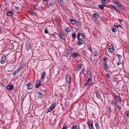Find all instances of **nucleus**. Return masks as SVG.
I'll return each mask as SVG.
<instances>
[{
  "label": "nucleus",
  "instance_id": "51",
  "mask_svg": "<svg viewBox=\"0 0 129 129\" xmlns=\"http://www.w3.org/2000/svg\"><path fill=\"white\" fill-rule=\"evenodd\" d=\"M117 2L116 1H114V3L115 5H117Z\"/></svg>",
  "mask_w": 129,
  "mask_h": 129
},
{
  "label": "nucleus",
  "instance_id": "18",
  "mask_svg": "<svg viewBox=\"0 0 129 129\" xmlns=\"http://www.w3.org/2000/svg\"><path fill=\"white\" fill-rule=\"evenodd\" d=\"M11 115L10 113H8L6 114V117L8 119H10L11 118Z\"/></svg>",
  "mask_w": 129,
  "mask_h": 129
},
{
  "label": "nucleus",
  "instance_id": "1",
  "mask_svg": "<svg viewBox=\"0 0 129 129\" xmlns=\"http://www.w3.org/2000/svg\"><path fill=\"white\" fill-rule=\"evenodd\" d=\"M81 34L80 33H78V40L77 44L78 45H80L84 43L85 40L83 38L79 39L80 36H81Z\"/></svg>",
  "mask_w": 129,
  "mask_h": 129
},
{
  "label": "nucleus",
  "instance_id": "48",
  "mask_svg": "<svg viewBox=\"0 0 129 129\" xmlns=\"http://www.w3.org/2000/svg\"><path fill=\"white\" fill-rule=\"evenodd\" d=\"M116 5H117L118 6L120 7V6L121 5V4L120 3L118 2L117 3V4Z\"/></svg>",
  "mask_w": 129,
  "mask_h": 129
},
{
  "label": "nucleus",
  "instance_id": "20",
  "mask_svg": "<svg viewBox=\"0 0 129 129\" xmlns=\"http://www.w3.org/2000/svg\"><path fill=\"white\" fill-rule=\"evenodd\" d=\"M88 73H87V77L88 78V80H87V81L86 82H85L84 84V85L85 86H88L89 85V78H88Z\"/></svg>",
  "mask_w": 129,
  "mask_h": 129
},
{
  "label": "nucleus",
  "instance_id": "63",
  "mask_svg": "<svg viewBox=\"0 0 129 129\" xmlns=\"http://www.w3.org/2000/svg\"><path fill=\"white\" fill-rule=\"evenodd\" d=\"M43 1L45 2H46L47 1V0H42Z\"/></svg>",
  "mask_w": 129,
  "mask_h": 129
},
{
  "label": "nucleus",
  "instance_id": "9",
  "mask_svg": "<svg viewBox=\"0 0 129 129\" xmlns=\"http://www.w3.org/2000/svg\"><path fill=\"white\" fill-rule=\"evenodd\" d=\"M71 76L70 75H67V76L66 77V79L68 83H70L71 82Z\"/></svg>",
  "mask_w": 129,
  "mask_h": 129
},
{
  "label": "nucleus",
  "instance_id": "45",
  "mask_svg": "<svg viewBox=\"0 0 129 129\" xmlns=\"http://www.w3.org/2000/svg\"><path fill=\"white\" fill-rule=\"evenodd\" d=\"M115 10L116 11L118 12V13H119L120 12V11L119 10V8L117 7L115 10Z\"/></svg>",
  "mask_w": 129,
  "mask_h": 129
},
{
  "label": "nucleus",
  "instance_id": "11",
  "mask_svg": "<svg viewBox=\"0 0 129 129\" xmlns=\"http://www.w3.org/2000/svg\"><path fill=\"white\" fill-rule=\"evenodd\" d=\"M6 56H5L1 58V64H3L5 62L6 60Z\"/></svg>",
  "mask_w": 129,
  "mask_h": 129
},
{
  "label": "nucleus",
  "instance_id": "37",
  "mask_svg": "<svg viewBox=\"0 0 129 129\" xmlns=\"http://www.w3.org/2000/svg\"><path fill=\"white\" fill-rule=\"evenodd\" d=\"M104 68L106 70H107L108 69V68L107 66V64H104Z\"/></svg>",
  "mask_w": 129,
  "mask_h": 129
},
{
  "label": "nucleus",
  "instance_id": "53",
  "mask_svg": "<svg viewBox=\"0 0 129 129\" xmlns=\"http://www.w3.org/2000/svg\"><path fill=\"white\" fill-rule=\"evenodd\" d=\"M81 35L82 36V37H85V36L83 35V34H82V33H81Z\"/></svg>",
  "mask_w": 129,
  "mask_h": 129
},
{
  "label": "nucleus",
  "instance_id": "3",
  "mask_svg": "<svg viewBox=\"0 0 129 129\" xmlns=\"http://www.w3.org/2000/svg\"><path fill=\"white\" fill-rule=\"evenodd\" d=\"M42 85L41 81L40 80H38L36 81L35 84V87L37 88H38L40 86Z\"/></svg>",
  "mask_w": 129,
  "mask_h": 129
},
{
  "label": "nucleus",
  "instance_id": "60",
  "mask_svg": "<svg viewBox=\"0 0 129 129\" xmlns=\"http://www.w3.org/2000/svg\"><path fill=\"white\" fill-rule=\"evenodd\" d=\"M16 73H13V75L14 76H15L16 75Z\"/></svg>",
  "mask_w": 129,
  "mask_h": 129
},
{
  "label": "nucleus",
  "instance_id": "38",
  "mask_svg": "<svg viewBox=\"0 0 129 129\" xmlns=\"http://www.w3.org/2000/svg\"><path fill=\"white\" fill-rule=\"evenodd\" d=\"M72 128L73 129H77V127L75 125H73Z\"/></svg>",
  "mask_w": 129,
  "mask_h": 129
},
{
  "label": "nucleus",
  "instance_id": "64",
  "mask_svg": "<svg viewBox=\"0 0 129 129\" xmlns=\"http://www.w3.org/2000/svg\"><path fill=\"white\" fill-rule=\"evenodd\" d=\"M87 124L88 125L89 124V120L87 121Z\"/></svg>",
  "mask_w": 129,
  "mask_h": 129
},
{
  "label": "nucleus",
  "instance_id": "6",
  "mask_svg": "<svg viewBox=\"0 0 129 129\" xmlns=\"http://www.w3.org/2000/svg\"><path fill=\"white\" fill-rule=\"evenodd\" d=\"M108 51L110 53H113L114 52V47L113 45L110 46L108 49Z\"/></svg>",
  "mask_w": 129,
  "mask_h": 129
},
{
  "label": "nucleus",
  "instance_id": "52",
  "mask_svg": "<svg viewBox=\"0 0 129 129\" xmlns=\"http://www.w3.org/2000/svg\"><path fill=\"white\" fill-rule=\"evenodd\" d=\"M51 37H55V35L54 34H53L51 35Z\"/></svg>",
  "mask_w": 129,
  "mask_h": 129
},
{
  "label": "nucleus",
  "instance_id": "16",
  "mask_svg": "<svg viewBox=\"0 0 129 129\" xmlns=\"http://www.w3.org/2000/svg\"><path fill=\"white\" fill-rule=\"evenodd\" d=\"M56 105V104L55 103H53L49 107V108H51L52 110L55 107Z\"/></svg>",
  "mask_w": 129,
  "mask_h": 129
},
{
  "label": "nucleus",
  "instance_id": "23",
  "mask_svg": "<svg viewBox=\"0 0 129 129\" xmlns=\"http://www.w3.org/2000/svg\"><path fill=\"white\" fill-rule=\"evenodd\" d=\"M96 96L98 98L100 99H101V96L100 94L98 92H97L96 93Z\"/></svg>",
  "mask_w": 129,
  "mask_h": 129
},
{
  "label": "nucleus",
  "instance_id": "58",
  "mask_svg": "<svg viewBox=\"0 0 129 129\" xmlns=\"http://www.w3.org/2000/svg\"><path fill=\"white\" fill-rule=\"evenodd\" d=\"M84 72V69H82L81 70V72H82V73H83V72Z\"/></svg>",
  "mask_w": 129,
  "mask_h": 129
},
{
  "label": "nucleus",
  "instance_id": "14",
  "mask_svg": "<svg viewBox=\"0 0 129 129\" xmlns=\"http://www.w3.org/2000/svg\"><path fill=\"white\" fill-rule=\"evenodd\" d=\"M89 127L90 129H94V127L93 126V123L91 121H89Z\"/></svg>",
  "mask_w": 129,
  "mask_h": 129
},
{
  "label": "nucleus",
  "instance_id": "40",
  "mask_svg": "<svg viewBox=\"0 0 129 129\" xmlns=\"http://www.w3.org/2000/svg\"><path fill=\"white\" fill-rule=\"evenodd\" d=\"M94 53L95 56H96L98 55V53L97 52V51H94Z\"/></svg>",
  "mask_w": 129,
  "mask_h": 129
},
{
  "label": "nucleus",
  "instance_id": "39",
  "mask_svg": "<svg viewBox=\"0 0 129 129\" xmlns=\"http://www.w3.org/2000/svg\"><path fill=\"white\" fill-rule=\"evenodd\" d=\"M31 15L33 16H36L37 15V14L35 13L34 12H31Z\"/></svg>",
  "mask_w": 129,
  "mask_h": 129
},
{
  "label": "nucleus",
  "instance_id": "32",
  "mask_svg": "<svg viewBox=\"0 0 129 129\" xmlns=\"http://www.w3.org/2000/svg\"><path fill=\"white\" fill-rule=\"evenodd\" d=\"M110 7L111 9H113V8L114 9V10H115L116 9V8H117V7H116L115 6L112 5H111Z\"/></svg>",
  "mask_w": 129,
  "mask_h": 129
},
{
  "label": "nucleus",
  "instance_id": "50",
  "mask_svg": "<svg viewBox=\"0 0 129 129\" xmlns=\"http://www.w3.org/2000/svg\"><path fill=\"white\" fill-rule=\"evenodd\" d=\"M25 75H22L21 76V77H22V78H23V79H24L25 77Z\"/></svg>",
  "mask_w": 129,
  "mask_h": 129
},
{
  "label": "nucleus",
  "instance_id": "22",
  "mask_svg": "<svg viewBox=\"0 0 129 129\" xmlns=\"http://www.w3.org/2000/svg\"><path fill=\"white\" fill-rule=\"evenodd\" d=\"M70 21L71 23L73 24H75L76 22V21L75 20L72 19H70Z\"/></svg>",
  "mask_w": 129,
  "mask_h": 129
},
{
  "label": "nucleus",
  "instance_id": "21",
  "mask_svg": "<svg viewBox=\"0 0 129 129\" xmlns=\"http://www.w3.org/2000/svg\"><path fill=\"white\" fill-rule=\"evenodd\" d=\"M107 57H106L103 59L104 60V62H103V64H107Z\"/></svg>",
  "mask_w": 129,
  "mask_h": 129
},
{
  "label": "nucleus",
  "instance_id": "47",
  "mask_svg": "<svg viewBox=\"0 0 129 129\" xmlns=\"http://www.w3.org/2000/svg\"><path fill=\"white\" fill-rule=\"evenodd\" d=\"M52 109L51 108H49L48 109V111L47 113L48 112H51L52 111Z\"/></svg>",
  "mask_w": 129,
  "mask_h": 129
},
{
  "label": "nucleus",
  "instance_id": "36",
  "mask_svg": "<svg viewBox=\"0 0 129 129\" xmlns=\"http://www.w3.org/2000/svg\"><path fill=\"white\" fill-rule=\"evenodd\" d=\"M95 126L97 129H99V126L98 123H96L95 124Z\"/></svg>",
  "mask_w": 129,
  "mask_h": 129
},
{
  "label": "nucleus",
  "instance_id": "30",
  "mask_svg": "<svg viewBox=\"0 0 129 129\" xmlns=\"http://www.w3.org/2000/svg\"><path fill=\"white\" fill-rule=\"evenodd\" d=\"M72 37L73 38H74V39L76 38L77 37V36L75 33H73L72 34Z\"/></svg>",
  "mask_w": 129,
  "mask_h": 129
},
{
  "label": "nucleus",
  "instance_id": "55",
  "mask_svg": "<svg viewBox=\"0 0 129 129\" xmlns=\"http://www.w3.org/2000/svg\"><path fill=\"white\" fill-rule=\"evenodd\" d=\"M62 129H66V126H64L63 127Z\"/></svg>",
  "mask_w": 129,
  "mask_h": 129
},
{
  "label": "nucleus",
  "instance_id": "4",
  "mask_svg": "<svg viewBox=\"0 0 129 129\" xmlns=\"http://www.w3.org/2000/svg\"><path fill=\"white\" fill-rule=\"evenodd\" d=\"M59 36V37L62 40H65L66 38V35L62 33H60Z\"/></svg>",
  "mask_w": 129,
  "mask_h": 129
},
{
  "label": "nucleus",
  "instance_id": "54",
  "mask_svg": "<svg viewBox=\"0 0 129 129\" xmlns=\"http://www.w3.org/2000/svg\"><path fill=\"white\" fill-rule=\"evenodd\" d=\"M116 27H121V25H119L118 26H115Z\"/></svg>",
  "mask_w": 129,
  "mask_h": 129
},
{
  "label": "nucleus",
  "instance_id": "35",
  "mask_svg": "<svg viewBox=\"0 0 129 129\" xmlns=\"http://www.w3.org/2000/svg\"><path fill=\"white\" fill-rule=\"evenodd\" d=\"M106 77L108 79H109L110 78V75L108 73H107L106 75Z\"/></svg>",
  "mask_w": 129,
  "mask_h": 129
},
{
  "label": "nucleus",
  "instance_id": "43",
  "mask_svg": "<svg viewBox=\"0 0 129 129\" xmlns=\"http://www.w3.org/2000/svg\"><path fill=\"white\" fill-rule=\"evenodd\" d=\"M124 114L126 115V116H128L129 115V113L128 111H126L124 112Z\"/></svg>",
  "mask_w": 129,
  "mask_h": 129
},
{
  "label": "nucleus",
  "instance_id": "13",
  "mask_svg": "<svg viewBox=\"0 0 129 129\" xmlns=\"http://www.w3.org/2000/svg\"><path fill=\"white\" fill-rule=\"evenodd\" d=\"M72 56L73 57H78L80 56V54L77 53L73 52L72 54Z\"/></svg>",
  "mask_w": 129,
  "mask_h": 129
},
{
  "label": "nucleus",
  "instance_id": "57",
  "mask_svg": "<svg viewBox=\"0 0 129 129\" xmlns=\"http://www.w3.org/2000/svg\"><path fill=\"white\" fill-rule=\"evenodd\" d=\"M88 107V104H87L86 105V109H87V107Z\"/></svg>",
  "mask_w": 129,
  "mask_h": 129
},
{
  "label": "nucleus",
  "instance_id": "59",
  "mask_svg": "<svg viewBox=\"0 0 129 129\" xmlns=\"http://www.w3.org/2000/svg\"><path fill=\"white\" fill-rule=\"evenodd\" d=\"M89 50L91 51V52H92V51L91 50V48H89Z\"/></svg>",
  "mask_w": 129,
  "mask_h": 129
},
{
  "label": "nucleus",
  "instance_id": "15",
  "mask_svg": "<svg viewBox=\"0 0 129 129\" xmlns=\"http://www.w3.org/2000/svg\"><path fill=\"white\" fill-rule=\"evenodd\" d=\"M115 98L119 102L121 101V99L120 98H119L118 95L116 94L115 95Z\"/></svg>",
  "mask_w": 129,
  "mask_h": 129
},
{
  "label": "nucleus",
  "instance_id": "10",
  "mask_svg": "<svg viewBox=\"0 0 129 129\" xmlns=\"http://www.w3.org/2000/svg\"><path fill=\"white\" fill-rule=\"evenodd\" d=\"M7 88L8 90H11L14 88V87L12 84L8 85L7 86Z\"/></svg>",
  "mask_w": 129,
  "mask_h": 129
},
{
  "label": "nucleus",
  "instance_id": "19",
  "mask_svg": "<svg viewBox=\"0 0 129 129\" xmlns=\"http://www.w3.org/2000/svg\"><path fill=\"white\" fill-rule=\"evenodd\" d=\"M111 103H112V104L115 105V106H116L117 105L118 103H119L118 102L114 100L112 101Z\"/></svg>",
  "mask_w": 129,
  "mask_h": 129
},
{
  "label": "nucleus",
  "instance_id": "34",
  "mask_svg": "<svg viewBox=\"0 0 129 129\" xmlns=\"http://www.w3.org/2000/svg\"><path fill=\"white\" fill-rule=\"evenodd\" d=\"M92 79L91 78H89V85L90 84H91L92 83Z\"/></svg>",
  "mask_w": 129,
  "mask_h": 129
},
{
  "label": "nucleus",
  "instance_id": "31",
  "mask_svg": "<svg viewBox=\"0 0 129 129\" xmlns=\"http://www.w3.org/2000/svg\"><path fill=\"white\" fill-rule=\"evenodd\" d=\"M44 32L45 34H48L49 33L47 28H45L44 30Z\"/></svg>",
  "mask_w": 129,
  "mask_h": 129
},
{
  "label": "nucleus",
  "instance_id": "25",
  "mask_svg": "<svg viewBox=\"0 0 129 129\" xmlns=\"http://www.w3.org/2000/svg\"><path fill=\"white\" fill-rule=\"evenodd\" d=\"M98 7L99 8L101 9L102 10L103 9L104 7V4H102L101 5H99L98 6Z\"/></svg>",
  "mask_w": 129,
  "mask_h": 129
},
{
  "label": "nucleus",
  "instance_id": "41",
  "mask_svg": "<svg viewBox=\"0 0 129 129\" xmlns=\"http://www.w3.org/2000/svg\"><path fill=\"white\" fill-rule=\"evenodd\" d=\"M38 94L39 95H40L41 96L40 97H43V94H42L41 92H38Z\"/></svg>",
  "mask_w": 129,
  "mask_h": 129
},
{
  "label": "nucleus",
  "instance_id": "61",
  "mask_svg": "<svg viewBox=\"0 0 129 129\" xmlns=\"http://www.w3.org/2000/svg\"><path fill=\"white\" fill-rule=\"evenodd\" d=\"M59 2L61 3V2L62 0H58Z\"/></svg>",
  "mask_w": 129,
  "mask_h": 129
},
{
  "label": "nucleus",
  "instance_id": "8",
  "mask_svg": "<svg viewBox=\"0 0 129 129\" xmlns=\"http://www.w3.org/2000/svg\"><path fill=\"white\" fill-rule=\"evenodd\" d=\"M26 87L27 89H30L33 87L31 83H29L26 85Z\"/></svg>",
  "mask_w": 129,
  "mask_h": 129
},
{
  "label": "nucleus",
  "instance_id": "29",
  "mask_svg": "<svg viewBox=\"0 0 129 129\" xmlns=\"http://www.w3.org/2000/svg\"><path fill=\"white\" fill-rule=\"evenodd\" d=\"M118 104L119 103H118L115 107H117L119 109H121V107Z\"/></svg>",
  "mask_w": 129,
  "mask_h": 129
},
{
  "label": "nucleus",
  "instance_id": "5",
  "mask_svg": "<svg viewBox=\"0 0 129 129\" xmlns=\"http://www.w3.org/2000/svg\"><path fill=\"white\" fill-rule=\"evenodd\" d=\"M30 44L28 42H27L25 44V48L27 50H29L30 48Z\"/></svg>",
  "mask_w": 129,
  "mask_h": 129
},
{
  "label": "nucleus",
  "instance_id": "56",
  "mask_svg": "<svg viewBox=\"0 0 129 129\" xmlns=\"http://www.w3.org/2000/svg\"><path fill=\"white\" fill-rule=\"evenodd\" d=\"M118 20H119V21H120V22H122L123 21V20H121V19H119Z\"/></svg>",
  "mask_w": 129,
  "mask_h": 129
},
{
  "label": "nucleus",
  "instance_id": "44",
  "mask_svg": "<svg viewBox=\"0 0 129 129\" xmlns=\"http://www.w3.org/2000/svg\"><path fill=\"white\" fill-rule=\"evenodd\" d=\"M107 111L109 113H110V112L111 111L110 108L109 107L107 109Z\"/></svg>",
  "mask_w": 129,
  "mask_h": 129
},
{
  "label": "nucleus",
  "instance_id": "7",
  "mask_svg": "<svg viewBox=\"0 0 129 129\" xmlns=\"http://www.w3.org/2000/svg\"><path fill=\"white\" fill-rule=\"evenodd\" d=\"M93 16L94 18L95 19H97L100 17L99 14L97 13L93 14Z\"/></svg>",
  "mask_w": 129,
  "mask_h": 129
},
{
  "label": "nucleus",
  "instance_id": "62",
  "mask_svg": "<svg viewBox=\"0 0 129 129\" xmlns=\"http://www.w3.org/2000/svg\"><path fill=\"white\" fill-rule=\"evenodd\" d=\"M120 64H121V63H117V65H118V66H119V65Z\"/></svg>",
  "mask_w": 129,
  "mask_h": 129
},
{
  "label": "nucleus",
  "instance_id": "28",
  "mask_svg": "<svg viewBox=\"0 0 129 129\" xmlns=\"http://www.w3.org/2000/svg\"><path fill=\"white\" fill-rule=\"evenodd\" d=\"M111 29L112 31L113 32H116L117 31V29L113 27H112L111 28Z\"/></svg>",
  "mask_w": 129,
  "mask_h": 129
},
{
  "label": "nucleus",
  "instance_id": "49",
  "mask_svg": "<svg viewBox=\"0 0 129 129\" xmlns=\"http://www.w3.org/2000/svg\"><path fill=\"white\" fill-rule=\"evenodd\" d=\"M0 87H4V84L2 83H0Z\"/></svg>",
  "mask_w": 129,
  "mask_h": 129
},
{
  "label": "nucleus",
  "instance_id": "27",
  "mask_svg": "<svg viewBox=\"0 0 129 129\" xmlns=\"http://www.w3.org/2000/svg\"><path fill=\"white\" fill-rule=\"evenodd\" d=\"M102 2L105 4H108L109 2L108 0H101Z\"/></svg>",
  "mask_w": 129,
  "mask_h": 129
},
{
  "label": "nucleus",
  "instance_id": "24",
  "mask_svg": "<svg viewBox=\"0 0 129 129\" xmlns=\"http://www.w3.org/2000/svg\"><path fill=\"white\" fill-rule=\"evenodd\" d=\"M82 64H79L78 65V67L77 68V70H79L82 67Z\"/></svg>",
  "mask_w": 129,
  "mask_h": 129
},
{
  "label": "nucleus",
  "instance_id": "17",
  "mask_svg": "<svg viewBox=\"0 0 129 129\" xmlns=\"http://www.w3.org/2000/svg\"><path fill=\"white\" fill-rule=\"evenodd\" d=\"M13 14V13L11 11H10L9 12H8L7 13H6V15L7 16H12Z\"/></svg>",
  "mask_w": 129,
  "mask_h": 129
},
{
  "label": "nucleus",
  "instance_id": "2",
  "mask_svg": "<svg viewBox=\"0 0 129 129\" xmlns=\"http://www.w3.org/2000/svg\"><path fill=\"white\" fill-rule=\"evenodd\" d=\"M24 66L25 65L24 64H21L19 66L18 69L14 71L13 73H17L18 72H24L23 71V70H24L25 69H24Z\"/></svg>",
  "mask_w": 129,
  "mask_h": 129
},
{
  "label": "nucleus",
  "instance_id": "46",
  "mask_svg": "<svg viewBox=\"0 0 129 129\" xmlns=\"http://www.w3.org/2000/svg\"><path fill=\"white\" fill-rule=\"evenodd\" d=\"M120 8L122 9L123 10H124V8L122 6V5H121L120 7H119Z\"/></svg>",
  "mask_w": 129,
  "mask_h": 129
},
{
  "label": "nucleus",
  "instance_id": "42",
  "mask_svg": "<svg viewBox=\"0 0 129 129\" xmlns=\"http://www.w3.org/2000/svg\"><path fill=\"white\" fill-rule=\"evenodd\" d=\"M49 4L50 6H53L54 4V3L52 2H49Z\"/></svg>",
  "mask_w": 129,
  "mask_h": 129
},
{
  "label": "nucleus",
  "instance_id": "26",
  "mask_svg": "<svg viewBox=\"0 0 129 129\" xmlns=\"http://www.w3.org/2000/svg\"><path fill=\"white\" fill-rule=\"evenodd\" d=\"M46 73H43L42 74L41 78L43 79L46 77Z\"/></svg>",
  "mask_w": 129,
  "mask_h": 129
},
{
  "label": "nucleus",
  "instance_id": "33",
  "mask_svg": "<svg viewBox=\"0 0 129 129\" xmlns=\"http://www.w3.org/2000/svg\"><path fill=\"white\" fill-rule=\"evenodd\" d=\"M117 55L118 57L119 60H120L121 59L122 57V56L121 55L119 54H117Z\"/></svg>",
  "mask_w": 129,
  "mask_h": 129
},
{
  "label": "nucleus",
  "instance_id": "12",
  "mask_svg": "<svg viewBox=\"0 0 129 129\" xmlns=\"http://www.w3.org/2000/svg\"><path fill=\"white\" fill-rule=\"evenodd\" d=\"M71 30L68 27H66L65 29V32L66 34H68L70 33Z\"/></svg>",
  "mask_w": 129,
  "mask_h": 129
}]
</instances>
